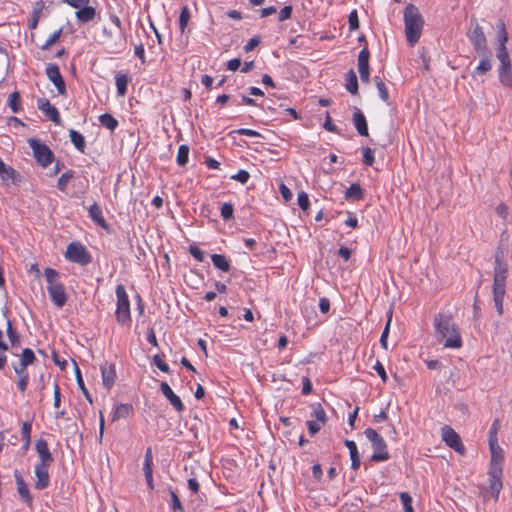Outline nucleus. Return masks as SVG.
<instances>
[{
  "mask_svg": "<svg viewBox=\"0 0 512 512\" xmlns=\"http://www.w3.org/2000/svg\"><path fill=\"white\" fill-rule=\"evenodd\" d=\"M436 338L439 342L444 341V347L459 349L462 347V338L457 324L452 317L444 314H437L434 317Z\"/></svg>",
  "mask_w": 512,
  "mask_h": 512,
  "instance_id": "1",
  "label": "nucleus"
},
{
  "mask_svg": "<svg viewBox=\"0 0 512 512\" xmlns=\"http://www.w3.org/2000/svg\"><path fill=\"white\" fill-rule=\"evenodd\" d=\"M405 34L410 46H414L421 37L424 19L418 8L408 4L404 9Z\"/></svg>",
  "mask_w": 512,
  "mask_h": 512,
  "instance_id": "2",
  "label": "nucleus"
},
{
  "mask_svg": "<svg viewBox=\"0 0 512 512\" xmlns=\"http://www.w3.org/2000/svg\"><path fill=\"white\" fill-rule=\"evenodd\" d=\"M44 276L47 281V292L51 301L57 307H63L66 304L68 297L64 285L57 281L60 277L59 272L53 268H46L44 270Z\"/></svg>",
  "mask_w": 512,
  "mask_h": 512,
  "instance_id": "3",
  "label": "nucleus"
},
{
  "mask_svg": "<svg viewBox=\"0 0 512 512\" xmlns=\"http://www.w3.org/2000/svg\"><path fill=\"white\" fill-rule=\"evenodd\" d=\"M366 438L371 442L373 448V455L371 460L375 462H382L389 459V453L387 451V445L385 440L379 433L373 428H367L364 431Z\"/></svg>",
  "mask_w": 512,
  "mask_h": 512,
  "instance_id": "4",
  "label": "nucleus"
},
{
  "mask_svg": "<svg viewBox=\"0 0 512 512\" xmlns=\"http://www.w3.org/2000/svg\"><path fill=\"white\" fill-rule=\"evenodd\" d=\"M117 308L116 319L119 324L126 325L131 322L130 302L124 285L116 286Z\"/></svg>",
  "mask_w": 512,
  "mask_h": 512,
  "instance_id": "5",
  "label": "nucleus"
},
{
  "mask_svg": "<svg viewBox=\"0 0 512 512\" xmlns=\"http://www.w3.org/2000/svg\"><path fill=\"white\" fill-rule=\"evenodd\" d=\"M466 36L472 43L476 53H485V51L489 50L483 28L476 20H471Z\"/></svg>",
  "mask_w": 512,
  "mask_h": 512,
  "instance_id": "6",
  "label": "nucleus"
},
{
  "mask_svg": "<svg viewBox=\"0 0 512 512\" xmlns=\"http://www.w3.org/2000/svg\"><path fill=\"white\" fill-rule=\"evenodd\" d=\"M65 257L73 262L86 266L92 261V257L87 249L78 242H72L67 246Z\"/></svg>",
  "mask_w": 512,
  "mask_h": 512,
  "instance_id": "7",
  "label": "nucleus"
},
{
  "mask_svg": "<svg viewBox=\"0 0 512 512\" xmlns=\"http://www.w3.org/2000/svg\"><path fill=\"white\" fill-rule=\"evenodd\" d=\"M30 148L33 150L36 161L42 166L47 167L54 160V154L51 149L44 143L39 142L37 139H29Z\"/></svg>",
  "mask_w": 512,
  "mask_h": 512,
  "instance_id": "8",
  "label": "nucleus"
},
{
  "mask_svg": "<svg viewBox=\"0 0 512 512\" xmlns=\"http://www.w3.org/2000/svg\"><path fill=\"white\" fill-rule=\"evenodd\" d=\"M503 252H497L495 256L493 289L505 290L508 265L502 260Z\"/></svg>",
  "mask_w": 512,
  "mask_h": 512,
  "instance_id": "9",
  "label": "nucleus"
},
{
  "mask_svg": "<svg viewBox=\"0 0 512 512\" xmlns=\"http://www.w3.org/2000/svg\"><path fill=\"white\" fill-rule=\"evenodd\" d=\"M442 439L447 446L454 449L457 453L464 455L465 447L461 441L458 433L455 432L450 426H444L442 428Z\"/></svg>",
  "mask_w": 512,
  "mask_h": 512,
  "instance_id": "10",
  "label": "nucleus"
},
{
  "mask_svg": "<svg viewBox=\"0 0 512 512\" xmlns=\"http://www.w3.org/2000/svg\"><path fill=\"white\" fill-rule=\"evenodd\" d=\"M46 76L48 79L54 84L59 95H66V84L60 73L58 65L54 63H49L45 69Z\"/></svg>",
  "mask_w": 512,
  "mask_h": 512,
  "instance_id": "11",
  "label": "nucleus"
},
{
  "mask_svg": "<svg viewBox=\"0 0 512 512\" xmlns=\"http://www.w3.org/2000/svg\"><path fill=\"white\" fill-rule=\"evenodd\" d=\"M37 107L56 125L61 124V118L58 109L53 106L47 98H39Z\"/></svg>",
  "mask_w": 512,
  "mask_h": 512,
  "instance_id": "12",
  "label": "nucleus"
},
{
  "mask_svg": "<svg viewBox=\"0 0 512 512\" xmlns=\"http://www.w3.org/2000/svg\"><path fill=\"white\" fill-rule=\"evenodd\" d=\"M369 57H370V52L367 47L363 48L359 52L358 71L360 74L361 81L366 84H368L370 81Z\"/></svg>",
  "mask_w": 512,
  "mask_h": 512,
  "instance_id": "13",
  "label": "nucleus"
},
{
  "mask_svg": "<svg viewBox=\"0 0 512 512\" xmlns=\"http://www.w3.org/2000/svg\"><path fill=\"white\" fill-rule=\"evenodd\" d=\"M491 461L489 470L503 471L504 451L498 442L489 443Z\"/></svg>",
  "mask_w": 512,
  "mask_h": 512,
  "instance_id": "14",
  "label": "nucleus"
},
{
  "mask_svg": "<svg viewBox=\"0 0 512 512\" xmlns=\"http://www.w3.org/2000/svg\"><path fill=\"white\" fill-rule=\"evenodd\" d=\"M35 475L37 477V480L35 482V488L37 490H44L49 486V465L36 464Z\"/></svg>",
  "mask_w": 512,
  "mask_h": 512,
  "instance_id": "15",
  "label": "nucleus"
},
{
  "mask_svg": "<svg viewBox=\"0 0 512 512\" xmlns=\"http://www.w3.org/2000/svg\"><path fill=\"white\" fill-rule=\"evenodd\" d=\"M160 390L177 412L184 411V404L182 403L181 399L173 392L167 382H161Z\"/></svg>",
  "mask_w": 512,
  "mask_h": 512,
  "instance_id": "16",
  "label": "nucleus"
},
{
  "mask_svg": "<svg viewBox=\"0 0 512 512\" xmlns=\"http://www.w3.org/2000/svg\"><path fill=\"white\" fill-rule=\"evenodd\" d=\"M102 374V383L108 390L111 389L115 383L116 370L115 365L112 363L105 362L100 366Z\"/></svg>",
  "mask_w": 512,
  "mask_h": 512,
  "instance_id": "17",
  "label": "nucleus"
},
{
  "mask_svg": "<svg viewBox=\"0 0 512 512\" xmlns=\"http://www.w3.org/2000/svg\"><path fill=\"white\" fill-rule=\"evenodd\" d=\"M14 477H15V481L17 484V491H18V494H19L21 500L23 502H25L28 506H31L33 500L30 495V491H29L27 483L25 482V480L23 479V477L21 476V474L19 473L18 470L14 471Z\"/></svg>",
  "mask_w": 512,
  "mask_h": 512,
  "instance_id": "18",
  "label": "nucleus"
},
{
  "mask_svg": "<svg viewBox=\"0 0 512 512\" xmlns=\"http://www.w3.org/2000/svg\"><path fill=\"white\" fill-rule=\"evenodd\" d=\"M35 448L39 456V462L37 464L50 465L53 462L54 459L49 450L48 443L46 440H37Z\"/></svg>",
  "mask_w": 512,
  "mask_h": 512,
  "instance_id": "19",
  "label": "nucleus"
},
{
  "mask_svg": "<svg viewBox=\"0 0 512 512\" xmlns=\"http://www.w3.org/2000/svg\"><path fill=\"white\" fill-rule=\"evenodd\" d=\"M502 472L496 470H489V489L495 500L498 499L502 489Z\"/></svg>",
  "mask_w": 512,
  "mask_h": 512,
  "instance_id": "20",
  "label": "nucleus"
},
{
  "mask_svg": "<svg viewBox=\"0 0 512 512\" xmlns=\"http://www.w3.org/2000/svg\"><path fill=\"white\" fill-rule=\"evenodd\" d=\"M481 60L478 64V66L475 68L473 72V76L476 75H483L487 72H489L492 69V55L489 50L485 51V53H477Z\"/></svg>",
  "mask_w": 512,
  "mask_h": 512,
  "instance_id": "21",
  "label": "nucleus"
},
{
  "mask_svg": "<svg viewBox=\"0 0 512 512\" xmlns=\"http://www.w3.org/2000/svg\"><path fill=\"white\" fill-rule=\"evenodd\" d=\"M353 123H354V126H355L357 132L361 136H365V137L368 136V125H367L366 118H365L364 114L362 113V111L358 108H356L353 113Z\"/></svg>",
  "mask_w": 512,
  "mask_h": 512,
  "instance_id": "22",
  "label": "nucleus"
},
{
  "mask_svg": "<svg viewBox=\"0 0 512 512\" xmlns=\"http://www.w3.org/2000/svg\"><path fill=\"white\" fill-rule=\"evenodd\" d=\"M75 12L76 19L81 23H89L95 19L96 9L92 6L84 5Z\"/></svg>",
  "mask_w": 512,
  "mask_h": 512,
  "instance_id": "23",
  "label": "nucleus"
},
{
  "mask_svg": "<svg viewBox=\"0 0 512 512\" xmlns=\"http://www.w3.org/2000/svg\"><path fill=\"white\" fill-rule=\"evenodd\" d=\"M498 77L500 80V83L507 87H512V67L511 63L508 64H500L498 68Z\"/></svg>",
  "mask_w": 512,
  "mask_h": 512,
  "instance_id": "24",
  "label": "nucleus"
},
{
  "mask_svg": "<svg viewBox=\"0 0 512 512\" xmlns=\"http://www.w3.org/2000/svg\"><path fill=\"white\" fill-rule=\"evenodd\" d=\"M344 444L350 453L351 468L353 470H358L361 465V461L356 443L353 440H345Z\"/></svg>",
  "mask_w": 512,
  "mask_h": 512,
  "instance_id": "25",
  "label": "nucleus"
},
{
  "mask_svg": "<svg viewBox=\"0 0 512 512\" xmlns=\"http://www.w3.org/2000/svg\"><path fill=\"white\" fill-rule=\"evenodd\" d=\"M89 216L96 224H98L102 228H108V224L102 215V210L97 203H94L93 205L90 206Z\"/></svg>",
  "mask_w": 512,
  "mask_h": 512,
  "instance_id": "26",
  "label": "nucleus"
},
{
  "mask_svg": "<svg viewBox=\"0 0 512 512\" xmlns=\"http://www.w3.org/2000/svg\"><path fill=\"white\" fill-rule=\"evenodd\" d=\"M44 7H45V4H44L43 0H37L36 2H34V4H33V11H32V17H31V20H30V23H29V28L31 30H34V29L37 28L38 23H39V19H40V16H41V12L44 9Z\"/></svg>",
  "mask_w": 512,
  "mask_h": 512,
  "instance_id": "27",
  "label": "nucleus"
},
{
  "mask_svg": "<svg viewBox=\"0 0 512 512\" xmlns=\"http://www.w3.org/2000/svg\"><path fill=\"white\" fill-rule=\"evenodd\" d=\"M0 177L4 182L11 180L14 184H19L21 181V175L14 168L6 164L1 171Z\"/></svg>",
  "mask_w": 512,
  "mask_h": 512,
  "instance_id": "28",
  "label": "nucleus"
},
{
  "mask_svg": "<svg viewBox=\"0 0 512 512\" xmlns=\"http://www.w3.org/2000/svg\"><path fill=\"white\" fill-rule=\"evenodd\" d=\"M7 336L12 347H19L21 345V335L12 326L10 319H7Z\"/></svg>",
  "mask_w": 512,
  "mask_h": 512,
  "instance_id": "29",
  "label": "nucleus"
},
{
  "mask_svg": "<svg viewBox=\"0 0 512 512\" xmlns=\"http://www.w3.org/2000/svg\"><path fill=\"white\" fill-rule=\"evenodd\" d=\"M69 137H70L71 142L75 146V148L78 151L83 153L85 150V146H86L84 136L81 133H79L78 131L71 129L69 131Z\"/></svg>",
  "mask_w": 512,
  "mask_h": 512,
  "instance_id": "30",
  "label": "nucleus"
},
{
  "mask_svg": "<svg viewBox=\"0 0 512 512\" xmlns=\"http://www.w3.org/2000/svg\"><path fill=\"white\" fill-rule=\"evenodd\" d=\"M345 87L353 95L358 93V80L356 73L352 69L346 73Z\"/></svg>",
  "mask_w": 512,
  "mask_h": 512,
  "instance_id": "31",
  "label": "nucleus"
},
{
  "mask_svg": "<svg viewBox=\"0 0 512 512\" xmlns=\"http://www.w3.org/2000/svg\"><path fill=\"white\" fill-rule=\"evenodd\" d=\"M132 411H133V407L131 404H128V403L119 404L116 406V408L114 410L112 421H117L121 418H126L130 413H132Z\"/></svg>",
  "mask_w": 512,
  "mask_h": 512,
  "instance_id": "32",
  "label": "nucleus"
},
{
  "mask_svg": "<svg viewBox=\"0 0 512 512\" xmlns=\"http://www.w3.org/2000/svg\"><path fill=\"white\" fill-rule=\"evenodd\" d=\"M99 122L101 125L111 132H113L118 127V120L109 113H104L99 116Z\"/></svg>",
  "mask_w": 512,
  "mask_h": 512,
  "instance_id": "33",
  "label": "nucleus"
},
{
  "mask_svg": "<svg viewBox=\"0 0 512 512\" xmlns=\"http://www.w3.org/2000/svg\"><path fill=\"white\" fill-rule=\"evenodd\" d=\"M115 82L117 87V94L119 96H124L127 93V85L129 82L127 74L118 73L115 76Z\"/></svg>",
  "mask_w": 512,
  "mask_h": 512,
  "instance_id": "34",
  "label": "nucleus"
},
{
  "mask_svg": "<svg viewBox=\"0 0 512 512\" xmlns=\"http://www.w3.org/2000/svg\"><path fill=\"white\" fill-rule=\"evenodd\" d=\"M211 260L216 268L223 272H228L230 269L229 261L226 259L224 255L221 254H212Z\"/></svg>",
  "mask_w": 512,
  "mask_h": 512,
  "instance_id": "35",
  "label": "nucleus"
},
{
  "mask_svg": "<svg viewBox=\"0 0 512 512\" xmlns=\"http://www.w3.org/2000/svg\"><path fill=\"white\" fill-rule=\"evenodd\" d=\"M345 198L361 200L363 198L362 187L357 183L351 184L350 187L345 192Z\"/></svg>",
  "mask_w": 512,
  "mask_h": 512,
  "instance_id": "36",
  "label": "nucleus"
},
{
  "mask_svg": "<svg viewBox=\"0 0 512 512\" xmlns=\"http://www.w3.org/2000/svg\"><path fill=\"white\" fill-rule=\"evenodd\" d=\"M74 366H75V376H76L77 385H78L79 389L83 392L85 398L90 403H92L93 402L92 397L84 384V380L82 378L81 371L76 362L74 363Z\"/></svg>",
  "mask_w": 512,
  "mask_h": 512,
  "instance_id": "37",
  "label": "nucleus"
},
{
  "mask_svg": "<svg viewBox=\"0 0 512 512\" xmlns=\"http://www.w3.org/2000/svg\"><path fill=\"white\" fill-rule=\"evenodd\" d=\"M8 106L13 113H18L21 110V96L18 91H14L8 98Z\"/></svg>",
  "mask_w": 512,
  "mask_h": 512,
  "instance_id": "38",
  "label": "nucleus"
},
{
  "mask_svg": "<svg viewBox=\"0 0 512 512\" xmlns=\"http://www.w3.org/2000/svg\"><path fill=\"white\" fill-rule=\"evenodd\" d=\"M374 82H375L376 88L378 90L379 97L384 102H388V100H389V93H388V89H387L384 81L379 76H375L374 77Z\"/></svg>",
  "mask_w": 512,
  "mask_h": 512,
  "instance_id": "39",
  "label": "nucleus"
},
{
  "mask_svg": "<svg viewBox=\"0 0 512 512\" xmlns=\"http://www.w3.org/2000/svg\"><path fill=\"white\" fill-rule=\"evenodd\" d=\"M505 290L493 289V300L499 315L503 314V300Z\"/></svg>",
  "mask_w": 512,
  "mask_h": 512,
  "instance_id": "40",
  "label": "nucleus"
},
{
  "mask_svg": "<svg viewBox=\"0 0 512 512\" xmlns=\"http://www.w3.org/2000/svg\"><path fill=\"white\" fill-rule=\"evenodd\" d=\"M36 360L35 354L32 349L25 348L23 349L21 355H20V363H22V366H29L34 363Z\"/></svg>",
  "mask_w": 512,
  "mask_h": 512,
  "instance_id": "41",
  "label": "nucleus"
},
{
  "mask_svg": "<svg viewBox=\"0 0 512 512\" xmlns=\"http://www.w3.org/2000/svg\"><path fill=\"white\" fill-rule=\"evenodd\" d=\"M189 156V147L187 145H181L178 148V153L176 157L177 164L181 167L185 166L188 162Z\"/></svg>",
  "mask_w": 512,
  "mask_h": 512,
  "instance_id": "42",
  "label": "nucleus"
},
{
  "mask_svg": "<svg viewBox=\"0 0 512 512\" xmlns=\"http://www.w3.org/2000/svg\"><path fill=\"white\" fill-rule=\"evenodd\" d=\"M73 176L74 172L72 170H68L63 173L57 181V188L62 192L66 191L67 184L73 178Z\"/></svg>",
  "mask_w": 512,
  "mask_h": 512,
  "instance_id": "43",
  "label": "nucleus"
},
{
  "mask_svg": "<svg viewBox=\"0 0 512 512\" xmlns=\"http://www.w3.org/2000/svg\"><path fill=\"white\" fill-rule=\"evenodd\" d=\"M496 27L498 29V43L499 45H506L508 41V33L503 20H498Z\"/></svg>",
  "mask_w": 512,
  "mask_h": 512,
  "instance_id": "44",
  "label": "nucleus"
},
{
  "mask_svg": "<svg viewBox=\"0 0 512 512\" xmlns=\"http://www.w3.org/2000/svg\"><path fill=\"white\" fill-rule=\"evenodd\" d=\"M496 57L500 61V64H508L511 63L508 50L506 48V45H498L497 51H496Z\"/></svg>",
  "mask_w": 512,
  "mask_h": 512,
  "instance_id": "45",
  "label": "nucleus"
},
{
  "mask_svg": "<svg viewBox=\"0 0 512 512\" xmlns=\"http://www.w3.org/2000/svg\"><path fill=\"white\" fill-rule=\"evenodd\" d=\"M62 34V28L55 31L53 34L49 36V38L45 41L43 45H41L42 50H48L50 47H52L60 38Z\"/></svg>",
  "mask_w": 512,
  "mask_h": 512,
  "instance_id": "46",
  "label": "nucleus"
},
{
  "mask_svg": "<svg viewBox=\"0 0 512 512\" xmlns=\"http://www.w3.org/2000/svg\"><path fill=\"white\" fill-rule=\"evenodd\" d=\"M190 19V12L187 6L183 7L179 16V27L181 32H184Z\"/></svg>",
  "mask_w": 512,
  "mask_h": 512,
  "instance_id": "47",
  "label": "nucleus"
},
{
  "mask_svg": "<svg viewBox=\"0 0 512 512\" xmlns=\"http://www.w3.org/2000/svg\"><path fill=\"white\" fill-rule=\"evenodd\" d=\"M501 424L499 419H495L489 429V443L498 442V431L500 430Z\"/></svg>",
  "mask_w": 512,
  "mask_h": 512,
  "instance_id": "48",
  "label": "nucleus"
},
{
  "mask_svg": "<svg viewBox=\"0 0 512 512\" xmlns=\"http://www.w3.org/2000/svg\"><path fill=\"white\" fill-rule=\"evenodd\" d=\"M400 500L403 504L404 512H414V509L412 507V498L408 492H401Z\"/></svg>",
  "mask_w": 512,
  "mask_h": 512,
  "instance_id": "49",
  "label": "nucleus"
},
{
  "mask_svg": "<svg viewBox=\"0 0 512 512\" xmlns=\"http://www.w3.org/2000/svg\"><path fill=\"white\" fill-rule=\"evenodd\" d=\"M313 416L315 417L317 422H320L322 425L325 424V422H326V412H325L324 408L321 406V404H317L314 407Z\"/></svg>",
  "mask_w": 512,
  "mask_h": 512,
  "instance_id": "50",
  "label": "nucleus"
},
{
  "mask_svg": "<svg viewBox=\"0 0 512 512\" xmlns=\"http://www.w3.org/2000/svg\"><path fill=\"white\" fill-rule=\"evenodd\" d=\"M234 208L230 203H224L221 207V217L227 221L233 218Z\"/></svg>",
  "mask_w": 512,
  "mask_h": 512,
  "instance_id": "51",
  "label": "nucleus"
},
{
  "mask_svg": "<svg viewBox=\"0 0 512 512\" xmlns=\"http://www.w3.org/2000/svg\"><path fill=\"white\" fill-rule=\"evenodd\" d=\"M32 424L30 422H23L21 427V437L24 442L31 441Z\"/></svg>",
  "mask_w": 512,
  "mask_h": 512,
  "instance_id": "52",
  "label": "nucleus"
},
{
  "mask_svg": "<svg viewBox=\"0 0 512 512\" xmlns=\"http://www.w3.org/2000/svg\"><path fill=\"white\" fill-rule=\"evenodd\" d=\"M169 492H170L172 508H173L174 512H184V508H183L181 501L178 498L177 494L171 489Z\"/></svg>",
  "mask_w": 512,
  "mask_h": 512,
  "instance_id": "53",
  "label": "nucleus"
},
{
  "mask_svg": "<svg viewBox=\"0 0 512 512\" xmlns=\"http://www.w3.org/2000/svg\"><path fill=\"white\" fill-rule=\"evenodd\" d=\"M153 364L164 373H168L170 371L168 364L162 360V357L159 354L153 356Z\"/></svg>",
  "mask_w": 512,
  "mask_h": 512,
  "instance_id": "54",
  "label": "nucleus"
},
{
  "mask_svg": "<svg viewBox=\"0 0 512 512\" xmlns=\"http://www.w3.org/2000/svg\"><path fill=\"white\" fill-rule=\"evenodd\" d=\"M297 202H298L299 207L303 211H307L308 210L310 202H309V197H308L307 193L300 192L298 194Z\"/></svg>",
  "mask_w": 512,
  "mask_h": 512,
  "instance_id": "55",
  "label": "nucleus"
},
{
  "mask_svg": "<svg viewBox=\"0 0 512 512\" xmlns=\"http://www.w3.org/2000/svg\"><path fill=\"white\" fill-rule=\"evenodd\" d=\"M250 178V174L246 170H239L236 174L231 176V179L236 180L242 184H246Z\"/></svg>",
  "mask_w": 512,
  "mask_h": 512,
  "instance_id": "56",
  "label": "nucleus"
},
{
  "mask_svg": "<svg viewBox=\"0 0 512 512\" xmlns=\"http://www.w3.org/2000/svg\"><path fill=\"white\" fill-rule=\"evenodd\" d=\"M363 163L367 166H372L374 163V152L369 147L363 150Z\"/></svg>",
  "mask_w": 512,
  "mask_h": 512,
  "instance_id": "57",
  "label": "nucleus"
},
{
  "mask_svg": "<svg viewBox=\"0 0 512 512\" xmlns=\"http://www.w3.org/2000/svg\"><path fill=\"white\" fill-rule=\"evenodd\" d=\"M153 466V454L151 447H148L144 456L143 470H148Z\"/></svg>",
  "mask_w": 512,
  "mask_h": 512,
  "instance_id": "58",
  "label": "nucleus"
},
{
  "mask_svg": "<svg viewBox=\"0 0 512 512\" xmlns=\"http://www.w3.org/2000/svg\"><path fill=\"white\" fill-rule=\"evenodd\" d=\"M390 323H391V318L388 319L386 326L381 334V338H380V344L384 349L388 348L387 339H388L389 330H390Z\"/></svg>",
  "mask_w": 512,
  "mask_h": 512,
  "instance_id": "59",
  "label": "nucleus"
},
{
  "mask_svg": "<svg viewBox=\"0 0 512 512\" xmlns=\"http://www.w3.org/2000/svg\"><path fill=\"white\" fill-rule=\"evenodd\" d=\"M348 21L350 30H357L359 28V19L356 10L350 12Z\"/></svg>",
  "mask_w": 512,
  "mask_h": 512,
  "instance_id": "60",
  "label": "nucleus"
},
{
  "mask_svg": "<svg viewBox=\"0 0 512 512\" xmlns=\"http://www.w3.org/2000/svg\"><path fill=\"white\" fill-rule=\"evenodd\" d=\"M190 254L199 262L204 261V252L195 245L189 247Z\"/></svg>",
  "mask_w": 512,
  "mask_h": 512,
  "instance_id": "61",
  "label": "nucleus"
},
{
  "mask_svg": "<svg viewBox=\"0 0 512 512\" xmlns=\"http://www.w3.org/2000/svg\"><path fill=\"white\" fill-rule=\"evenodd\" d=\"M292 6L291 5H287V6H284L280 12H279V21H285L287 19H289L291 17V14H292Z\"/></svg>",
  "mask_w": 512,
  "mask_h": 512,
  "instance_id": "62",
  "label": "nucleus"
},
{
  "mask_svg": "<svg viewBox=\"0 0 512 512\" xmlns=\"http://www.w3.org/2000/svg\"><path fill=\"white\" fill-rule=\"evenodd\" d=\"M238 135H244L249 137H261V134L255 130L247 129V128H240L234 131Z\"/></svg>",
  "mask_w": 512,
  "mask_h": 512,
  "instance_id": "63",
  "label": "nucleus"
},
{
  "mask_svg": "<svg viewBox=\"0 0 512 512\" xmlns=\"http://www.w3.org/2000/svg\"><path fill=\"white\" fill-rule=\"evenodd\" d=\"M373 368L378 373V375L380 376L382 381L386 382L387 381V374H386V371L384 369V366L382 365V363L379 360L376 361V363H375Z\"/></svg>",
  "mask_w": 512,
  "mask_h": 512,
  "instance_id": "64",
  "label": "nucleus"
}]
</instances>
